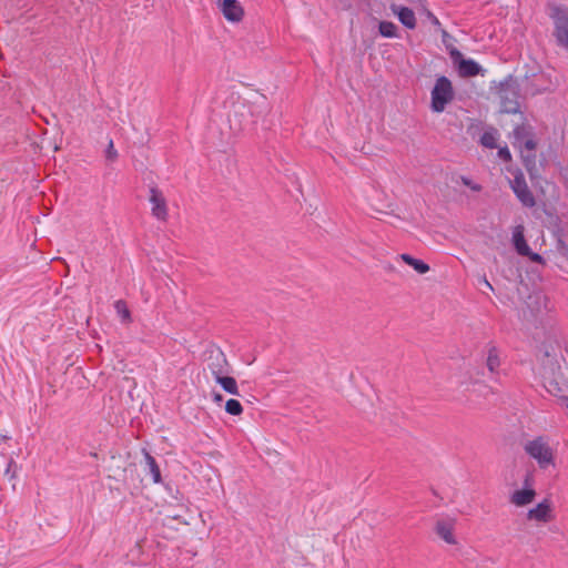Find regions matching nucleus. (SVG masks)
Returning a JSON list of instances; mask_svg holds the SVG:
<instances>
[{
	"label": "nucleus",
	"mask_w": 568,
	"mask_h": 568,
	"mask_svg": "<svg viewBox=\"0 0 568 568\" xmlns=\"http://www.w3.org/2000/svg\"><path fill=\"white\" fill-rule=\"evenodd\" d=\"M525 453L535 459L540 469L555 466V452L545 436H538L527 440L524 445Z\"/></svg>",
	"instance_id": "f257e3e1"
},
{
	"label": "nucleus",
	"mask_w": 568,
	"mask_h": 568,
	"mask_svg": "<svg viewBox=\"0 0 568 568\" xmlns=\"http://www.w3.org/2000/svg\"><path fill=\"white\" fill-rule=\"evenodd\" d=\"M548 14L555 24V36L557 41L568 49V8L558 3H548Z\"/></svg>",
	"instance_id": "f03ea898"
},
{
	"label": "nucleus",
	"mask_w": 568,
	"mask_h": 568,
	"mask_svg": "<svg viewBox=\"0 0 568 568\" xmlns=\"http://www.w3.org/2000/svg\"><path fill=\"white\" fill-rule=\"evenodd\" d=\"M453 99L454 90L450 80L444 75L439 77L432 90V110L436 113L443 112Z\"/></svg>",
	"instance_id": "7ed1b4c3"
},
{
	"label": "nucleus",
	"mask_w": 568,
	"mask_h": 568,
	"mask_svg": "<svg viewBox=\"0 0 568 568\" xmlns=\"http://www.w3.org/2000/svg\"><path fill=\"white\" fill-rule=\"evenodd\" d=\"M481 376L483 372L479 368L469 363H464L455 369L453 382L457 387L469 390L481 383Z\"/></svg>",
	"instance_id": "20e7f679"
},
{
	"label": "nucleus",
	"mask_w": 568,
	"mask_h": 568,
	"mask_svg": "<svg viewBox=\"0 0 568 568\" xmlns=\"http://www.w3.org/2000/svg\"><path fill=\"white\" fill-rule=\"evenodd\" d=\"M514 145L519 148L525 166L530 171V169L535 166L534 151L537 144L531 136L526 134L525 129L523 128H517L514 131Z\"/></svg>",
	"instance_id": "39448f33"
},
{
	"label": "nucleus",
	"mask_w": 568,
	"mask_h": 568,
	"mask_svg": "<svg viewBox=\"0 0 568 568\" xmlns=\"http://www.w3.org/2000/svg\"><path fill=\"white\" fill-rule=\"evenodd\" d=\"M498 95L500 99L501 111L505 113H517L520 104L518 101V85L515 81L501 83Z\"/></svg>",
	"instance_id": "423d86ee"
},
{
	"label": "nucleus",
	"mask_w": 568,
	"mask_h": 568,
	"mask_svg": "<svg viewBox=\"0 0 568 568\" xmlns=\"http://www.w3.org/2000/svg\"><path fill=\"white\" fill-rule=\"evenodd\" d=\"M510 187L524 206L532 207L536 205L535 196L521 172L514 175V179L510 181Z\"/></svg>",
	"instance_id": "0eeeda50"
},
{
	"label": "nucleus",
	"mask_w": 568,
	"mask_h": 568,
	"mask_svg": "<svg viewBox=\"0 0 568 568\" xmlns=\"http://www.w3.org/2000/svg\"><path fill=\"white\" fill-rule=\"evenodd\" d=\"M216 4L226 21L231 23L243 21L245 10L239 0H217Z\"/></svg>",
	"instance_id": "6e6552de"
},
{
	"label": "nucleus",
	"mask_w": 568,
	"mask_h": 568,
	"mask_svg": "<svg viewBox=\"0 0 568 568\" xmlns=\"http://www.w3.org/2000/svg\"><path fill=\"white\" fill-rule=\"evenodd\" d=\"M527 520L537 524H548L555 519L554 509L549 499H544L534 508L529 509L526 515Z\"/></svg>",
	"instance_id": "1a4fd4ad"
},
{
	"label": "nucleus",
	"mask_w": 568,
	"mask_h": 568,
	"mask_svg": "<svg viewBox=\"0 0 568 568\" xmlns=\"http://www.w3.org/2000/svg\"><path fill=\"white\" fill-rule=\"evenodd\" d=\"M449 55L462 77H475L479 73L480 67L474 60L464 59L456 48L449 49Z\"/></svg>",
	"instance_id": "9d476101"
},
{
	"label": "nucleus",
	"mask_w": 568,
	"mask_h": 568,
	"mask_svg": "<svg viewBox=\"0 0 568 568\" xmlns=\"http://www.w3.org/2000/svg\"><path fill=\"white\" fill-rule=\"evenodd\" d=\"M532 476L527 475L525 479V487L523 489L515 490L510 496V503L517 507H524L531 504L536 498V490L531 487Z\"/></svg>",
	"instance_id": "9b49d317"
},
{
	"label": "nucleus",
	"mask_w": 568,
	"mask_h": 568,
	"mask_svg": "<svg viewBox=\"0 0 568 568\" xmlns=\"http://www.w3.org/2000/svg\"><path fill=\"white\" fill-rule=\"evenodd\" d=\"M150 203L153 216L160 221H165L168 219L166 200L159 189L152 187L150 190Z\"/></svg>",
	"instance_id": "f8f14e48"
},
{
	"label": "nucleus",
	"mask_w": 568,
	"mask_h": 568,
	"mask_svg": "<svg viewBox=\"0 0 568 568\" xmlns=\"http://www.w3.org/2000/svg\"><path fill=\"white\" fill-rule=\"evenodd\" d=\"M454 530L455 525L452 520H438L435 525L436 535L448 545H457Z\"/></svg>",
	"instance_id": "ddd939ff"
},
{
	"label": "nucleus",
	"mask_w": 568,
	"mask_h": 568,
	"mask_svg": "<svg viewBox=\"0 0 568 568\" xmlns=\"http://www.w3.org/2000/svg\"><path fill=\"white\" fill-rule=\"evenodd\" d=\"M394 14H396L399 21L408 29H415L416 27V18L415 13L412 9L407 7L392 4L390 7Z\"/></svg>",
	"instance_id": "4468645a"
},
{
	"label": "nucleus",
	"mask_w": 568,
	"mask_h": 568,
	"mask_svg": "<svg viewBox=\"0 0 568 568\" xmlns=\"http://www.w3.org/2000/svg\"><path fill=\"white\" fill-rule=\"evenodd\" d=\"M525 227L523 225L515 226L513 231V243L518 254H530V247L525 240Z\"/></svg>",
	"instance_id": "2eb2a0df"
},
{
	"label": "nucleus",
	"mask_w": 568,
	"mask_h": 568,
	"mask_svg": "<svg viewBox=\"0 0 568 568\" xmlns=\"http://www.w3.org/2000/svg\"><path fill=\"white\" fill-rule=\"evenodd\" d=\"M216 383H219L222 388L232 395H239V387L236 381L233 377L223 375L221 369L216 371Z\"/></svg>",
	"instance_id": "dca6fc26"
},
{
	"label": "nucleus",
	"mask_w": 568,
	"mask_h": 568,
	"mask_svg": "<svg viewBox=\"0 0 568 568\" xmlns=\"http://www.w3.org/2000/svg\"><path fill=\"white\" fill-rule=\"evenodd\" d=\"M399 258L413 267L418 274H426L429 271V265L422 260L415 258L409 254L403 253Z\"/></svg>",
	"instance_id": "f3484780"
},
{
	"label": "nucleus",
	"mask_w": 568,
	"mask_h": 568,
	"mask_svg": "<svg viewBox=\"0 0 568 568\" xmlns=\"http://www.w3.org/2000/svg\"><path fill=\"white\" fill-rule=\"evenodd\" d=\"M210 359L212 361L209 364L212 375L216 378V371L221 369L223 375L227 373V361L222 353H216L215 355H211Z\"/></svg>",
	"instance_id": "a211bd4d"
},
{
	"label": "nucleus",
	"mask_w": 568,
	"mask_h": 568,
	"mask_svg": "<svg viewBox=\"0 0 568 568\" xmlns=\"http://www.w3.org/2000/svg\"><path fill=\"white\" fill-rule=\"evenodd\" d=\"M500 366L499 353L495 346L487 349L486 367L490 373H496Z\"/></svg>",
	"instance_id": "6ab92c4d"
},
{
	"label": "nucleus",
	"mask_w": 568,
	"mask_h": 568,
	"mask_svg": "<svg viewBox=\"0 0 568 568\" xmlns=\"http://www.w3.org/2000/svg\"><path fill=\"white\" fill-rule=\"evenodd\" d=\"M498 131L496 129L487 130L480 136V144L487 149H496Z\"/></svg>",
	"instance_id": "aec40b11"
},
{
	"label": "nucleus",
	"mask_w": 568,
	"mask_h": 568,
	"mask_svg": "<svg viewBox=\"0 0 568 568\" xmlns=\"http://www.w3.org/2000/svg\"><path fill=\"white\" fill-rule=\"evenodd\" d=\"M114 308H115L116 314L120 316V318L123 323L129 324L132 322L131 312H130L126 303L123 300H118L114 303Z\"/></svg>",
	"instance_id": "412c9836"
},
{
	"label": "nucleus",
	"mask_w": 568,
	"mask_h": 568,
	"mask_svg": "<svg viewBox=\"0 0 568 568\" xmlns=\"http://www.w3.org/2000/svg\"><path fill=\"white\" fill-rule=\"evenodd\" d=\"M381 36L385 38H395L397 36V27L390 21H381L378 26Z\"/></svg>",
	"instance_id": "4be33fe9"
},
{
	"label": "nucleus",
	"mask_w": 568,
	"mask_h": 568,
	"mask_svg": "<svg viewBox=\"0 0 568 568\" xmlns=\"http://www.w3.org/2000/svg\"><path fill=\"white\" fill-rule=\"evenodd\" d=\"M145 459L150 467L154 483H160L161 481V473H160V468H159L155 459L149 453H145Z\"/></svg>",
	"instance_id": "5701e85b"
},
{
	"label": "nucleus",
	"mask_w": 568,
	"mask_h": 568,
	"mask_svg": "<svg viewBox=\"0 0 568 568\" xmlns=\"http://www.w3.org/2000/svg\"><path fill=\"white\" fill-rule=\"evenodd\" d=\"M225 410L230 415L237 416V415L242 414L243 407H242V405H241V403L239 400H236V399H229L226 402V404H225Z\"/></svg>",
	"instance_id": "b1692460"
},
{
	"label": "nucleus",
	"mask_w": 568,
	"mask_h": 568,
	"mask_svg": "<svg viewBox=\"0 0 568 568\" xmlns=\"http://www.w3.org/2000/svg\"><path fill=\"white\" fill-rule=\"evenodd\" d=\"M545 387L554 396H560L562 393L559 383L555 379L545 381Z\"/></svg>",
	"instance_id": "393cba45"
},
{
	"label": "nucleus",
	"mask_w": 568,
	"mask_h": 568,
	"mask_svg": "<svg viewBox=\"0 0 568 568\" xmlns=\"http://www.w3.org/2000/svg\"><path fill=\"white\" fill-rule=\"evenodd\" d=\"M105 159L108 162L113 163L118 159V151L114 148L112 140L109 141L105 150Z\"/></svg>",
	"instance_id": "a878e982"
},
{
	"label": "nucleus",
	"mask_w": 568,
	"mask_h": 568,
	"mask_svg": "<svg viewBox=\"0 0 568 568\" xmlns=\"http://www.w3.org/2000/svg\"><path fill=\"white\" fill-rule=\"evenodd\" d=\"M460 180L464 185L468 186L470 190L475 192H479L481 190V186L479 184L474 183L470 179L466 176H462Z\"/></svg>",
	"instance_id": "bb28decb"
},
{
	"label": "nucleus",
	"mask_w": 568,
	"mask_h": 568,
	"mask_svg": "<svg viewBox=\"0 0 568 568\" xmlns=\"http://www.w3.org/2000/svg\"><path fill=\"white\" fill-rule=\"evenodd\" d=\"M498 156L504 160L505 162H508L511 160V154L507 148H500L498 150Z\"/></svg>",
	"instance_id": "cd10ccee"
},
{
	"label": "nucleus",
	"mask_w": 568,
	"mask_h": 568,
	"mask_svg": "<svg viewBox=\"0 0 568 568\" xmlns=\"http://www.w3.org/2000/svg\"><path fill=\"white\" fill-rule=\"evenodd\" d=\"M523 256H527L529 257L531 261L534 262H537V263H542L544 260L541 257V255L537 254V253H534L530 251V254H523Z\"/></svg>",
	"instance_id": "c85d7f7f"
},
{
	"label": "nucleus",
	"mask_w": 568,
	"mask_h": 568,
	"mask_svg": "<svg viewBox=\"0 0 568 568\" xmlns=\"http://www.w3.org/2000/svg\"><path fill=\"white\" fill-rule=\"evenodd\" d=\"M222 399H223V396L221 394H219V393L214 394L215 402L220 403V402H222Z\"/></svg>",
	"instance_id": "c756f323"
},
{
	"label": "nucleus",
	"mask_w": 568,
	"mask_h": 568,
	"mask_svg": "<svg viewBox=\"0 0 568 568\" xmlns=\"http://www.w3.org/2000/svg\"><path fill=\"white\" fill-rule=\"evenodd\" d=\"M485 287H488L489 290H494L493 285L487 281V278H484Z\"/></svg>",
	"instance_id": "7c9ffc66"
},
{
	"label": "nucleus",
	"mask_w": 568,
	"mask_h": 568,
	"mask_svg": "<svg viewBox=\"0 0 568 568\" xmlns=\"http://www.w3.org/2000/svg\"><path fill=\"white\" fill-rule=\"evenodd\" d=\"M432 21H433V23H434V24H436V26H438V24H439V21H438V19H437L436 17H433V20H432Z\"/></svg>",
	"instance_id": "2f4dec72"
},
{
	"label": "nucleus",
	"mask_w": 568,
	"mask_h": 568,
	"mask_svg": "<svg viewBox=\"0 0 568 568\" xmlns=\"http://www.w3.org/2000/svg\"><path fill=\"white\" fill-rule=\"evenodd\" d=\"M433 17H434L433 13L428 12V19L433 20Z\"/></svg>",
	"instance_id": "473e14b6"
},
{
	"label": "nucleus",
	"mask_w": 568,
	"mask_h": 568,
	"mask_svg": "<svg viewBox=\"0 0 568 568\" xmlns=\"http://www.w3.org/2000/svg\"><path fill=\"white\" fill-rule=\"evenodd\" d=\"M433 17H434L433 13L428 12V19L433 20Z\"/></svg>",
	"instance_id": "72a5a7b5"
},
{
	"label": "nucleus",
	"mask_w": 568,
	"mask_h": 568,
	"mask_svg": "<svg viewBox=\"0 0 568 568\" xmlns=\"http://www.w3.org/2000/svg\"><path fill=\"white\" fill-rule=\"evenodd\" d=\"M376 213L384 214L385 212L382 210H375Z\"/></svg>",
	"instance_id": "f704fd0d"
},
{
	"label": "nucleus",
	"mask_w": 568,
	"mask_h": 568,
	"mask_svg": "<svg viewBox=\"0 0 568 568\" xmlns=\"http://www.w3.org/2000/svg\"><path fill=\"white\" fill-rule=\"evenodd\" d=\"M567 408H568V402H567Z\"/></svg>",
	"instance_id": "c9c22d12"
}]
</instances>
